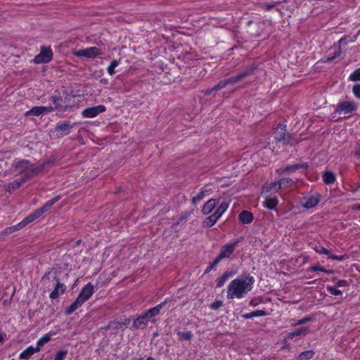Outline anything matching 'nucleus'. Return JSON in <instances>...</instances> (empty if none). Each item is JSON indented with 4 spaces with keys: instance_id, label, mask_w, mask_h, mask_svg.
<instances>
[{
    "instance_id": "nucleus-1",
    "label": "nucleus",
    "mask_w": 360,
    "mask_h": 360,
    "mask_svg": "<svg viewBox=\"0 0 360 360\" xmlns=\"http://www.w3.org/2000/svg\"><path fill=\"white\" fill-rule=\"evenodd\" d=\"M254 283L255 279L250 274L235 278L227 287V298H243L252 290Z\"/></svg>"
},
{
    "instance_id": "nucleus-2",
    "label": "nucleus",
    "mask_w": 360,
    "mask_h": 360,
    "mask_svg": "<svg viewBox=\"0 0 360 360\" xmlns=\"http://www.w3.org/2000/svg\"><path fill=\"white\" fill-rule=\"evenodd\" d=\"M94 293V286L88 283L81 290L75 301L65 310L66 314H71L87 301Z\"/></svg>"
},
{
    "instance_id": "nucleus-3",
    "label": "nucleus",
    "mask_w": 360,
    "mask_h": 360,
    "mask_svg": "<svg viewBox=\"0 0 360 360\" xmlns=\"http://www.w3.org/2000/svg\"><path fill=\"white\" fill-rule=\"evenodd\" d=\"M60 197H55L49 200H48L45 205L41 207L40 209L35 210L33 213L29 214L25 218H24V226L32 222L37 218L39 217L42 214H44L46 211L50 209L53 204H55L58 200Z\"/></svg>"
},
{
    "instance_id": "nucleus-4",
    "label": "nucleus",
    "mask_w": 360,
    "mask_h": 360,
    "mask_svg": "<svg viewBox=\"0 0 360 360\" xmlns=\"http://www.w3.org/2000/svg\"><path fill=\"white\" fill-rule=\"evenodd\" d=\"M47 163L34 166L27 160H24V181L31 179L41 172Z\"/></svg>"
},
{
    "instance_id": "nucleus-5",
    "label": "nucleus",
    "mask_w": 360,
    "mask_h": 360,
    "mask_svg": "<svg viewBox=\"0 0 360 360\" xmlns=\"http://www.w3.org/2000/svg\"><path fill=\"white\" fill-rule=\"evenodd\" d=\"M53 51L50 46H41L40 48V52L37 54L34 61L36 64L48 63L53 59Z\"/></svg>"
},
{
    "instance_id": "nucleus-6",
    "label": "nucleus",
    "mask_w": 360,
    "mask_h": 360,
    "mask_svg": "<svg viewBox=\"0 0 360 360\" xmlns=\"http://www.w3.org/2000/svg\"><path fill=\"white\" fill-rule=\"evenodd\" d=\"M274 138L278 141H283L290 145L294 144L295 141L290 134L286 132L285 126L278 124L274 131Z\"/></svg>"
},
{
    "instance_id": "nucleus-7",
    "label": "nucleus",
    "mask_w": 360,
    "mask_h": 360,
    "mask_svg": "<svg viewBox=\"0 0 360 360\" xmlns=\"http://www.w3.org/2000/svg\"><path fill=\"white\" fill-rule=\"evenodd\" d=\"M238 244V241H234L224 245L221 249L219 255L215 258V263L219 262L224 259L229 258L234 252Z\"/></svg>"
},
{
    "instance_id": "nucleus-8",
    "label": "nucleus",
    "mask_w": 360,
    "mask_h": 360,
    "mask_svg": "<svg viewBox=\"0 0 360 360\" xmlns=\"http://www.w3.org/2000/svg\"><path fill=\"white\" fill-rule=\"evenodd\" d=\"M73 54L78 57H86L89 58H95L99 55L103 54V51L95 46L79 49L73 52Z\"/></svg>"
},
{
    "instance_id": "nucleus-9",
    "label": "nucleus",
    "mask_w": 360,
    "mask_h": 360,
    "mask_svg": "<svg viewBox=\"0 0 360 360\" xmlns=\"http://www.w3.org/2000/svg\"><path fill=\"white\" fill-rule=\"evenodd\" d=\"M357 110V104L354 101H343L337 105L335 112L339 115H346Z\"/></svg>"
},
{
    "instance_id": "nucleus-10",
    "label": "nucleus",
    "mask_w": 360,
    "mask_h": 360,
    "mask_svg": "<svg viewBox=\"0 0 360 360\" xmlns=\"http://www.w3.org/2000/svg\"><path fill=\"white\" fill-rule=\"evenodd\" d=\"M319 201L320 196L319 194L308 195L302 198L301 204L304 207L310 209L315 207Z\"/></svg>"
},
{
    "instance_id": "nucleus-11",
    "label": "nucleus",
    "mask_w": 360,
    "mask_h": 360,
    "mask_svg": "<svg viewBox=\"0 0 360 360\" xmlns=\"http://www.w3.org/2000/svg\"><path fill=\"white\" fill-rule=\"evenodd\" d=\"M104 111H105V107L103 105H100L85 109L83 110L82 115L85 117H94Z\"/></svg>"
},
{
    "instance_id": "nucleus-12",
    "label": "nucleus",
    "mask_w": 360,
    "mask_h": 360,
    "mask_svg": "<svg viewBox=\"0 0 360 360\" xmlns=\"http://www.w3.org/2000/svg\"><path fill=\"white\" fill-rule=\"evenodd\" d=\"M281 190L279 180L278 181L271 182L266 184L262 188V194H271V193H277Z\"/></svg>"
},
{
    "instance_id": "nucleus-13",
    "label": "nucleus",
    "mask_w": 360,
    "mask_h": 360,
    "mask_svg": "<svg viewBox=\"0 0 360 360\" xmlns=\"http://www.w3.org/2000/svg\"><path fill=\"white\" fill-rule=\"evenodd\" d=\"M56 285L54 290L50 293L49 297L51 299L54 300L58 297L60 295L64 293L65 290V285L59 282V280L56 278Z\"/></svg>"
},
{
    "instance_id": "nucleus-14",
    "label": "nucleus",
    "mask_w": 360,
    "mask_h": 360,
    "mask_svg": "<svg viewBox=\"0 0 360 360\" xmlns=\"http://www.w3.org/2000/svg\"><path fill=\"white\" fill-rule=\"evenodd\" d=\"M53 110L52 107H44V106H35L32 108L30 110H28L25 112V115H39L44 112H50Z\"/></svg>"
},
{
    "instance_id": "nucleus-15",
    "label": "nucleus",
    "mask_w": 360,
    "mask_h": 360,
    "mask_svg": "<svg viewBox=\"0 0 360 360\" xmlns=\"http://www.w3.org/2000/svg\"><path fill=\"white\" fill-rule=\"evenodd\" d=\"M167 300H165L164 302H161L160 304H158L155 307H153L146 311L144 314L146 315V316L148 318L149 320H150L153 317L157 316L160 312V310L163 308V307L166 304Z\"/></svg>"
},
{
    "instance_id": "nucleus-16",
    "label": "nucleus",
    "mask_w": 360,
    "mask_h": 360,
    "mask_svg": "<svg viewBox=\"0 0 360 360\" xmlns=\"http://www.w3.org/2000/svg\"><path fill=\"white\" fill-rule=\"evenodd\" d=\"M266 200L264 201V206L269 210H274L276 207L278 203L277 198H271L270 194H264Z\"/></svg>"
},
{
    "instance_id": "nucleus-17",
    "label": "nucleus",
    "mask_w": 360,
    "mask_h": 360,
    "mask_svg": "<svg viewBox=\"0 0 360 360\" xmlns=\"http://www.w3.org/2000/svg\"><path fill=\"white\" fill-rule=\"evenodd\" d=\"M50 101L55 105V108H62L65 103L63 98L58 91H55L54 94L51 96Z\"/></svg>"
},
{
    "instance_id": "nucleus-18",
    "label": "nucleus",
    "mask_w": 360,
    "mask_h": 360,
    "mask_svg": "<svg viewBox=\"0 0 360 360\" xmlns=\"http://www.w3.org/2000/svg\"><path fill=\"white\" fill-rule=\"evenodd\" d=\"M148 321V318L143 314L134 320L133 326L135 328H143L147 326Z\"/></svg>"
},
{
    "instance_id": "nucleus-19",
    "label": "nucleus",
    "mask_w": 360,
    "mask_h": 360,
    "mask_svg": "<svg viewBox=\"0 0 360 360\" xmlns=\"http://www.w3.org/2000/svg\"><path fill=\"white\" fill-rule=\"evenodd\" d=\"M251 74L250 72L249 71H245L235 77H232L231 78H229V79H225V82H226V86L228 84H234L236 83H237L238 82H239L240 80H241L242 79L246 77L247 76L250 75Z\"/></svg>"
},
{
    "instance_id": "nucleus-20",
    "label": "nucleus",
    "mask_w": 360,
    "mask_h": 360,
    "mask_svg": "<svg viewBox=\"0 0 360 360\" xmlns=\"http://www.w3.org/2000/svg\"><path fill=\"white\" fill-rule=\"evenodd\" d=\"M217 202V200L213 198L207 201L202 208V214H208L210 213L214 210Z\"/></svg>"
},
{
    "instance_id": "nucleus-21",
    "label": "nucleus",
    "mask_w": 360,
    "mask_h": 360,
    "mask_svg": "<svg viewBox=\"0 0 360 360\" xmlns=\"http://www.w3.org/2000/svg\"><path fill=\"white\" fill-rule=\"evenodd\" d=\"M304 165L295 164V165H292L290 166L281 167V168L277 169L276 172L281 174H283V173H289L290 174V173L295 172L297 169H299L300 168H304Z\"/></svg>"
},
{
    "instance_id": "nucleus-22",
    "label": "nucleus",
    "mask_w": 360,
    "mask_h": 360,
    "mask_svg": "<svg viewBox=\"0 0 360 360\" xmlns=\"http://www.w3.org/2000/svg\"><path fill=\"white\" fill-rule=\"evenodd\" d=\"M234 274L229 271H226L221 276L219 277L216 280V287L221 288L224 285L226 281L231 277H232Z\"/></svg>"
},
{
    "instance_id": "nucleus-23",
    "label": "nucleus",
    "mask_w": 360,
    "mask_h": 360,
    "mask_svg": "<svg viewBox=\"0 0 360 360\" xmlns=\"http://www.w3.org/2000/svg\"><path fill=\"white\" fill-rule=\"evenodd\" d=\"M239 220L243 224H250L253 220V215L248 211H243L239 214Z\"/></svg>"
},
{
    "instance_id": "nucleus-24",
    "label": "nucleus",
    "mask_w": 360,
    "mask_h": 360,
    "mask_svg": "<svg viewBox=\"0 0 360 360\" xmlns=\"http://www.w3.org/2000/svg\"><path fill=\"white\" fill-rule=\"evenodd\" d=\"M219 219L212 214V215L205 218V219L202 222V226L205 228L212 227L218 220Z\"/></svg>"
},
{
    "instance_id": "nucleus-25",
    "label": "nucleus",
    "mask_w": 360,
    "mask_h": 360,
    "mask_svg": "<svg viewBox=\"0 0 360 360\" xmlns=\"http://www.w3.org/2000/svg\"><path fill=\"white\" fill-rule=\"evenodd\" d=\"M308 330H309V328H307V327H302L301 328H298L293 332L289 333L288 335V338L293 339L296 336L306 335L307 333L308 332Z\"/></svg>"
},
{
    "instance_id": "nucleus-26",
    "label": "nucleus",
    "mask_w": 360,
    "mask_h": 360,
    "mask_svg": "<svg viewBox=\"0 0 360 360\" xmlns=\"http://www.w3.org/2000/svg\"><path fill=\"white\" fill-rule=\"evenodd\" d=\"M229 207V204L226 202H223L217 207L216 211L213 213L218 219L226 211Z\"/></svg>"
},
{
    "instance_id": "nucleus-27",
    "label": "nucleus",
    "mask_w": 360,
    "mask_h": 360,
    "mask_svg": "<svg viewBox=\"0 0 360 360\" xmlns=\"http://www.w3.org/2000/svg\"><path fill=\"white\" fill-rule=\"evenodd\" d=\"M323 180L326 184H331L334 183L335 180V174L331 172H326L323 174Z\"/></svg>"
},
{
    "instance_id": "nucleus-28",
    "label": "nucleus",
    "mask_w": 360,
    "mask_h": 360,
    "mask_svg": "<svg viewBox=\"0 0 360 360\" xmlns=\"http://www.w3.org/2000/svg\"><path fill=\"white\" fill-rule=\"evenodd\" d=\"M281 189H285L292 187L294 185V181L290 178H283L279 180Z\"/></svg>"
},
{
    "instance_id": "nucleus-29",
    "label": "nucleus",
    "mask_w": 360,
    "mask_h": 360,
    "mask_svg": "<svg viewBox=\"0 0 360 360\" xmlns=\"http://www.w3.org/2000/svg\"><path fill=\"white\" fill-rule=\"evenodd\" d=\"M71 126L68 122L58 123L56 127L57 131H63L64 134H68L70 132Z\"/></svg>"
},
{
    "instance_id": "nucleus-30",
    "label": "nucleus",
    "mask_w": 360,
    "mask_h": 360,
    "mask_svg": "<svg viewBox=\"0 0 360 360\" xmlns=\"http://www.w3.org/2000/svg\"><path fill=\"white\" fill-rule=\"evenodd\" d=\"M207 193H208L207 190L201 189L200 193L197 195L192 198V202L194 205H196L200 201H201Z\"/></svg>"
},
{
    "instance_id": "nucleus-31",
    "label": "nucleus",
    "mask_w": 360,
    "mask_h": 360,
    "mask_svg": "<svg viewBox=\"0 0 360 360\" xmlns=\"http://www.w3.org/2000/svg\"><path fill=\"white\" fill-rule=\"evenodd\" d=\"M39 350V347L37 345L36 347H29L24 350V359H29L33 354Z\"/></svg>"
},
{
    "instance_id": "nucleus-32",
    "label": "nucleus",
    "mask_w": 360,
    "mask_h": 360,
    "mask_svg": "<svg viewBox=\"0 0 360 360\" xmlns=\"http://www.w3.org/2000/svg\"><path fill=\"white\" fill-rule=\"evenodd\" d=\"M266 312L265 311L257 310L255 311H252L250 313L245 314L243 315V317L248 319H252L255 316H266Z\"/></svg>"
},
{
    "instance_id": "nucleus-33",
    "label": "nucleus",
    "mask_w": 360,
    "mask_h": 360,
    "mask_svg": "<svg viewBox=\"0 0 360 360\" xmlns=\"http://www.w3.org/2000/svg\"><path fill=\"white\" fill-rule=\"evenodd\" d=\"M314 250L319 254L327 255L328 258L330 257H333V254L331 253V252L329 250H328L323 247H321V246L315 247Z\"/></svg>"
},
{
    "instance_id": "nucleus-34",
    "label": "nucleus",
    "mask_w": 360,
    "mask_h": 360,
    "mask_svg": "<svg viewBox=\"0 0 360 360\" xmlns=\"http://www.w3.org/2000/svg\"><path fill=\"white\" fill-rule=\"evenodd\" d=\"M313 356L314 352L311 350L305 351L300 354L299 360H309L311 359Z\"/></svg>"
},
{
    "instance_id": "nucleus-35",
    "label": "nucleus",
    "mask_w": 360,
    "mask_h": 360,
    "mask_svg": "<svg viewBox=\"0 0 360 360\" xmlns=\"http://www.w3.org/2000/svg\"><path fill=\"white\" fill-rule=\"evenodd\" d=\"M120 64V62L117 60H114L111 62L110 65L108 67L107 71L110 75H113L115 74V68L117 67Z\"/></svg>"
},
{
    "instance_id": "nucleus-36",
    "label": "nucleus",
    "mask_w": 360,
    "mask_h": 360,
    "mask_svg": "<svg viewBox=\"0 0 360 360\" xmlns=\"http://www.w3.org/2000/svg\"><path fill=\"white\" fill-rule=\"evenodd\" d=\"M309 271H322L326 274H330L332 272V271L327 270V269H324L323 267L321 266L320 265H315V266H311L309 268Z\"/></svg>"
},
{
    "instance_id": "nucleus-37",
    "label": "nucleus",
    "mask_w": 360,
    "mask_h": 360,
    "mask_svg": "<svg viewBox=\"0 0 360 360\" xmlns=\"http://www.w3.org/2000/svg\"><path fill=\"white\" fill-rule=\"evenodd\" d=\"M50 340L51 335L49 334H45L37 341V344L39 347H40L50 341Z\"/></svg>"
},
{
    "instance_id": "nucleus-38",
    "label": "nucleus",
    "mask_w": 360,
    "mask_h": 360,
    "mask_svg": "<svg viewBox=\"0 0 360 360\" xmlns=\"http://www.w3.org/2000/svg\"><path fill=\"white\" fill-rule=\"evenodd\" d=\"M178 336L184 340H188L193 337V333L191 331L179 332Z\"/></svg>"
},
{
    "instance_id": "nucleus-39",
    "label": "nucleus",
    "mask_w": 360,
    "mask_h": 360,
    "mask_svg": "<svg viewBox=\"0 0 360 360\" xmlns=\"http://www.w3.org/2000/svg\"><path fill=\"white\" fill-rule=\"evenodd\" d=\"M351 81H359L360 80V68L356 69L353 73H352L349 77Z\"/></svg>"
},
{
    "instance_id": "nucleus-40",
    "label": "nucleus",
    "mask_w": 360,
    "mask_h": 360,
    "mask_svg": "<svg viewBox=\"0 0 360 360\" xmlns=\"http://www.w3.org/2000/svg\"><path fill=\"white\" fill-rule=\"evenodd\" d=\"M68 352L66 350H60L57 352L53 360H64Z\"/></svg>"
},
{
    "instance_id": "nucleus-41",
    "label": "nucleus",
    "mask_w": 360,
    "mask_h": 360,
    "mask_svg": "<svg viewBox=\"0 0 360 360\" xmlns=\"http://www.w3.org/2000/svg\"><path fill=\"white\" fill-rule=\"evenodd\" d=\"M327 290L333 295H341L342 294V291L337 289L335 287L327 286Z\"/></svg>"
},
{
    "instance_id": "nucleus-42",
    "label": "nucleus",
    "mask_w": 360,
    "mask_h": 360,
    "mask_svg": "<svg viewBox=\"0 0 360 360\" xmlns=\"http://www.w3.org/2000/svg\"><path fill=\"white\" fill-rule=\"evenodd\" d=\"M281 2L280 1H276L274 3H272V4H264L262 7L266 10V11H270L271 9L275 8L278 4H279Z\"/></svg>"
},
{
    "instance_id": "nucleus-43",
    "label": "nucleus",
    "mask_w": 360,
    "mask_h": 360,
    "mask_svg": "<svg viewBox=\"0 0 360 360\" xmlns=\"http://www.w3.org/2000/svg\"><path fill=\"white\" fill-rule=\"evenodd\" d=\"M225 86H226V82L224 80L219 82L217 84L214 86V89H215L216 91L221 90L224 89Z\"/></svg>"
},
{
    "instance_id": "nucleus-44",
    "label": "nucleus",
    "mask_w": 360,
    "mask_h": 360,
    "mask_svg": "<svg viewBox=\"0 0 360 360\" xmlns=\"http://www.w3.org/2000/svg\"><path fill=\"white\" fill-rule=\"evenodd\" d=\"M353 93L356 98L360 99V84H356L353 86Z\"/></svg>"
},
{
    "instance_id": "nucleus-45",
    "label": "nucleus",
    "mask_w": 360,
    "mask_h": 360,
    "mask_svg": "<svg viewBox=\"0 0 360 360\" xmlns=\"http://www.w3.org/2000/svg\"><path fill=\"white\" fill-rule=\"evenodd\" d=\"M222 306L221 301H215L211 304L210 308L214 310H217Z\"/></svg>"
},
{
    "instance_id": "nucleus-46",
    "label": "nucleus",
    "mask_w": 360,
    "mask_h": 360,
    "mask_svg": "<svg viewBox=\"0 0 360 360\" xmlns=\"http://www.w3.org/2000/svg\"><path fill=\"white\" fill-rule=\"evenodd\" d=\"M311 320V317H304L302 319H300L298 320L295 324L294 326H298V325H301V324H304V323H306L307 322Z\"/></svg>"
},
{
    "instance_id": "nucleus-47",
    "label": "nucleus",
    "mask_w": 360,
    "mask_h": 360,
    "mask_svg": "<svg viewBox=\"0 0 360 360\" xmlns=\"http://www.w3.org/2000/svg\"><path fill=\"white\" fill-rule=\"evenodd\" d=\"M21 223H19L18 225L15 226L10 227L6 230V232L8 233H11L16 230H19L20 229Z\"/></svg>"
},
{
    "instance_id": "nucleus-48",
    "label": "nucleus",
    "mask_w": 360,
    "mask_h": 360,
    "mask_svg": "<svg viewBox=\"0 0 360 360\" xmlns=\"http://www.w3.org/2000/svg\"><path fill=\"white\" fill-rule=\"evenodd\" d=\"M218 264H219V262L215 263V259H214V261L210 264V265L205 269V273H208Z\"/></svg>"
},
{
    "instance_id": "nucleus-49",
    "label": "nucleus",
    "mask_w": 360,
    "mask_h": 360,
    "mask_svg": "<svg viewBox=\"0 0 360 360\" xmlns=\"http://www.w3.org/2000/svg\"><path fill=\"white\" fill-rule=\"evenodd\" d=\"M338 287H344L347 285V281L345 280H340L336 283Z\"/></svg>"
},
{
    "instance_id": "nucleus-50",
    "label": "nucleus",
    "mask_w": 360,
    "mask_h": 360,
    "mask_svg": "<svg viewBox=\"0 0 360 360\" xmlns=\"http://www.w3.org/2000/svg\"><path fill=\"white\" fill-rule=\"evenodd\" d=\"M216 91L215 89H214V86L211 89H208L205 91V94L207 96H210L212 94V92Z\"/></svg>"
},
{
    "instance_id": "nucleus-51",
    "label": "nucleus",
    "mask_w": 360,
    "mask_h": 360,
    "mask_svg": "<svg viewBox=\"0 0 360 360\" xmlns=\"http://www.w3.org/2000/svg\"><path fill=\"white\" fill-rule=\"evenodd\" d=\"M340 45H347L348 43V41L347 40V38H342L339 41Z\"/></svg>"
},
{
    "instance_id": "nucleus-52",
    "label": "nucleus",
    "mask_w": 360,
    "mask_h": 360,
    "mask_svg": "<svg viewBox=\"0 0 360 360\" xmlns=\"http://www.w3.org/2000/svg\"><path fill=\"white\" fill-rule=\"evenodd\" d=\"M329 258H331V259H335V260H338V261H341V260L343 259L344 257L342 255L335 256V255H333V257H330Z\"/></svg>"
},
{
    "instance_id": "nucleus-53",
    "label": "nucleus",
    "mask_w": 360,
    "mask_h": 360,
    "mask_svg": "<svg viewBox=\"0 0 360 360\" xmlns=\"http://www.w3.org/2000/svg\"><path fill=\"white\" fill-rule=\"evenodd\" d=\"M340 51H338V52L335 53V55H334V56H333V57H331V58H329L328 59V61H331V60H333L335 58L338 57V56H340Z\"/></svg>"
},
{
    "instance_id": "nucleus-54",
    "label": "nucleus",
    "mask_w": 360,
    "mask_h": 360,
    "mask_svg": "<svg viewBox=\"0 0 360 360\" xmlns=\"http://www.w3.org/2000/svg\"><path fill=\"white\" fill-rule=\"evenodd\" d=\"M189 216V213H185L183 216H181L180 218H179V220L182 221L184 219H186Z\"/></svg>"
},
{
    "instance_id": "nucleus-55",
    "label": "nucleus",
    "mask_w": 360,
    "mask_h": 360,
    "mask_svg": "<svg viewBox=\"0 0 360 360\" xmlns=\"http://www.w3.org/2000/svg\"><path fill=\"white\" fill-rule=\"evenodd\" d=\"M355 154H356V155H358V156H359V157H360V146H359V147L356 149Z\"/></svg>"
},
{
    "instance_id": "nucleus-56",
    "label": "nucleus",
    "mask_w": 360,
    "mask_h": 360,
    "mask_svg": "<svg viewBox=\"0 0 360 360\" xmlns=\"http://www.w3.org/2000/svg\"><path fill=\"white\" fill-rule=\"evenodd\" d=\"M250 306H256L257 305V303L255 302V301L253 300H252L250 302Z\"/></svg>"
},
{
    "instance_id": "nucleus-57",
    "label": "nucleus",
    "mask_w": 360,
    "mask_h": 360,
    "mask_svg": "<svg viewBox=\"0 0 360 360\" xmlns=\"http://www.w3.org/2000/svg\"><path fill=\"white\" fill-rule=\"evenodd\" d=\"M4 340V336L2 334H0V342H2Z\"/></svg>"
},
{
    "instance_id": "nucleus-58",
    "label": "nucleus",
    "mask_w": 360,
    "mask_h": 360,
    "mask_svg": "<svg viewBox=\"0 0 360 360\" xmlns=\"http://www.w3.org/2000/svg\"><path fill=\"white\" fill-rule=\"evenodd\" d=\"M356 191H360V185L357 186V188H356Z\"/></svg>"
},
{
    "instance_id": "nucleus-59",
    "label": "nucleus",
    "mask_w": 360,
    "mask_h": 360,
    "mask_svg": "<svg viewBox=\"0 0 360 360\" xmlns=\"http://www.w3.org/2000/svg\"><path fill=\"white\" fill-rule=\"evenodd\" d=\"M19 357H20V359H22V352H21V353L19 354Z\"/></svg>"
},
{
    "instance_id": "nucleus-60",
    "label": "nucleus",
    "mask_w": 360,
    "mask_h": 360,
    "mask_svg": "<svg viewBox=\"0 0 360 360\" xmlns=\"http://www.w3.org/2000/svg\"><path fill=\"white\" fill-rule=\"evenodd\" d=\"M146 360H155V359L153 358H152V357H149Z\"/></svg>"
},
{
    "instance_id": "nucleus-61",
    "label": "nucleus",
    "mask_w": 360,
    "mask_h": 360,
    "mask_svg": "<svg viewBox=\"0 0 360 360\" xmlns=\"http://www.w3.org/2000/svg\"><path fill=\"white\" fill-rule=\"evenodd\" d=\"M285 1H286V0H283V1H282V2H285Z\"/></svg>"
},
{
    "instance_id": "nucleus-62",
    "label": "nucleus",
    "mask_w": 360,
    "mask_h": 360,
    "mask_svg": "<svg viewBox=\"0 0 360 360\" xmlns=\"http://www.w3.org/2000/svg\"><path fill=\"white\" fill-rule=\"evenodd\" d=\"M358 207L360 209V205H359Z\"/></svg>"
}]
</instances>
